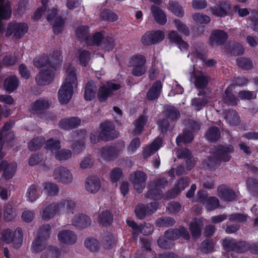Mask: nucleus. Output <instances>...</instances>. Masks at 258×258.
Wrapping results in <instances>:
<instances>
[{"label":"nucleus","instance_id":"1","mask_svg":"<svg viewBox=\"0 0 258 258\" xmlns=\"http://www.w3.org/2000/svg\"><path fill=\"white\" fill-rule=\"evenodd\" d=\"M234 149L231 145L219 146L213 152V155L208 158L207 165L211 168L219 165L221 162L228 161L230 158V153Z\"/></svg>","mask_w":258,"mask_h":258},{"label":"nucleus","instance_id":"2","mask_svg":"<svg viewBox=\"0 0 258 258\" xmlns=\"http://www.w3.org/2000/svg\"><path fill=\"white\" fill-rule=\"evenodd\" d=\"M2 240L7 244L11 243L15 248H19L23 241V231L17 228L15 231L7 229L2 233Z\"/></svg>","mask_w":258,"mask_h":258},{"label":"nucleus","instance_id":"3","mask_svg":"<svg viewBox=\"0 0 258 258\" xmlns=\"http://www.w3.org/2000/svg\"><path fill=\"white\" fill-rule=\"evenodd\" d=\"M46 150H50L55 154V158L59 161H64L72 157V152L70 150L62 149L60 148V143L58 141L50 139L46 141L44 146Z\"/></svg>","mask_w":258,"mask_h":258},{"label":"nucleus","instance_id":"4","mask_svg":"<svg viewBox=\"0 0 258 258\" xmlns=\"http://www.w3.org/2000/svg\"><path fill=\"white\" fill-rule=\"evenodd\" d=\"M55 67L42 68L35 77V81L38 85H46L51 83L54 78Z\"/></svg>","mask_w":258,"mask_h":258},{"label":"nucleus","instance_id":"5","mask_svg":"<svg viewBox=\"0 0 258 258\" xmlns=\"http://www.w3.org/2000/svg\"><path fill=\"white\" fill-rule=\"evenodd\" d=\"M28 26L24 23L12 22L9 23L6 32V36L9 37L12 34L15 39H20L27 32Z\"/></svg>","mask_w":258,"mask_h":258},{"label":"nucleus","instance_id":"6","mask_svg":"<svg viewBox=\"0 0 258 258\" xmlns=\"http://www.w3.org/2000/svg\"><path fill=\"white\" fill-rule=\"evenodd\" d=\"M53 177L57 181L65 184L72 183L74 179V176L71 171L63 166L57 167L54 169Z\"/></svg>","mask_w":258,"mask_h":258},{"label":"nucleus","instance_id":"7","mask_svg":"<svg viewBox=\"0 0 258 258\" xmlns=\"http://www.w3.org/2000/svg\"><path fill=\"white\" fill-rule=\"evenodd\" d=\"M101 131L99 133L100 139L104 141L113 140L118 136V133L115 130L113 123L106 121L100 124Z\"/></svg>","mask_w":258,"mask_h":258},{"label":"nucleus","instance_id":"8","mask_svg":"<svg viewBox=\"0 0 258 258\" xmlns=\"http://www.w3.org/2000/svg\"><path fill=\"white\" fill-rule=\"evenodd\" d=\"M167 184V181L165 179H159L150 184V189L147 194V197L154 199H161L163 195L161 188Z\"/></svg>","mask_w":258,"mask_h":258},{"label":"nucleus","instance_id":"9","mask_svg":"<svg viewBox=\"0 0 258 258\" xmlns=\"http://www.w3.org/2000/svg\"><path fill=\"white\" fill-rule=\"evenodd\" d=\"M48 12L47 19L52 25L54 33L55 34L61 33L63 29V19L57 15L55 9H52Z\"/></svg>","mask_w":258,"mask_h":258},{"label":"nucleus","instance_id":"10","mask_svg":"<svg viewBox=\"0 0 258 258\" xmlns=\"http://www.w3.org/2000/svg\"><path fill=\"white\" fill-rule=\"evenodd\" d=\"M120 88L119 84L108 82L105 85L101 86L98 92V98L100 102L105 101L111 94L113 91L117 90Z\"/></svg>","mask_w":258,"mask_h":258},{"label":"nucleus","instance_id":"11","mask_svg":"<svg viewBox=\"0 0 258 258\" xmlns=\"http://www.w3.org/2000/svg\"><path fill=\"white\" fill-rule=\"evenodd\" d=\"M59 214L73 215L76 212V203L72 200L63 199L57 202Z\"/></svg>","mask_w":258,"mask_h":258},{"label":"nucleus","instance_id":"12","mask_svg":"<svg viewBox=\"0 0 258 258\" xmlns=\"http://www.w3.org/2000/svg\"><path fill=\"white\" fill-rule=\"evenodd\" d=\"M211 13L216 16L224 17L230 14V4L227 2L221 1L209 8Z\"/></svg>","mask_w":258,"mask_h":258},{"label":"nucleus","instance_id":"13","mask_svg":"<svg viewBox=\"0 0 258 258\" xmlns=\"http://www.w3.org/2000/svg\"><path fill=\"white\" fill-rule=\"evenodd\" d=\"M164 237L172 242L182 236L185 240H189L190 235L188 231L184 227L179 229H169L166 231L164 234Z\"/></svg>","mask_w":258,"mask_h":258},{"label":"nucleus","instance_id":"14","mask_svg":"<svg viewBox=\"0 0 258 258\" xmlns=\"http://www.w3.org/2000/svg\"><path fill=\"white\" fill-rule=\"evenodd\" d=\"M74 87L63 83L58 92V99L61 104L68 103L72 98L74 93Z\"/></svg>","mask_w":258,"mask_h":258},{"label":"nucleus","instance_id":"15","mask_svg":"<svg viewBox=\"0 0 258 258\" xmlns=\"http://www.w3.org/2000/svg\"><path fill=\"white\" fill-rule=\"evenodd\" d=\"M57 239L61 244H74L77 239L76 234L70 230H61L57 234Z\"/></svg>","mask_w":258,"mask_h":258},{"label":"nucleus","instance_id":"16","mask_svg":"<svg viewBox=\"0 0 258 258\" xmlns=\"http://www.w3.org/2000/svg\"><path fill=\"white\" fill-rule=\"evenodd\" d=\"M121 150L115 147H104L100 150L98 155L104 160H112L119 155Z\"/></svg>","mask_w":258,"mask_h":258},{"label":"nucleus","instance_id":"17","mask_svg":"<svg viewBox=\"0 0 258 258\" xmlns=\"http://www.w3.org/2000/svg\"><path fill=\"white\" fill-rule=\"evenodd\" d=\"M147 180V176L145 173L142 171H136L134 173L132 179L135 190L138 193H141L145 186Z\"/></svg>","mask_w":258,"mask_h":258},{"label":"nucleus","instance_id":"18","mask_svg":"<svg viewBox=\"0 0 258 258\" xmlns=\"http://www.w3.org/2000/svg\"><path fill=\"white\" fill-rule=\"evenodd\" d=\"M71 222L77 228H85L91 225V220L87 215L79 213L74 216Z\"/></svg>","mask_w":258,"mask_h":258},{"label":"nucleus","instance_id":"19","mask_svg":"<svg viewBox=\"0 0 258 258\" xmlns=\"http://www.w3.org/2000/svg\"><path fill=\"white\" fill-rule=\"evenodd\" d=\"M68 85H71L76 88L78 85V79L76 74V69L70 64L66 66V78L64 83Z\"/></svg>","mask_w":258,"mask_h":258},{"label":"nucleus","instance_id":"20","mask_svg":"<svg viewBox=\"0 0 258 258\" xmlns=\"http://www.w3.org/2000/svg\"><path fill=\"white\" fill-rule=\"evenodd\" d=\"M57 214H59V211L56 202L48 205L40 213L42 218L45 220H49L53 218Z\"/></svg>","mask_w":258,"mask_h":258},{"label":"nucleus","instance_id":"21","mask_svg":"<svg viewBox=\"0 0 258 258\" xmlns=\"http://www.w3.org/2000/svg\"><path fill=\"white\" fill-rule=\"evenodd\" d=\"M17 166L15 163H8L6 160L3 161L0 164L1 169L4 171L3 176L6 179L12 178L14 175Z\"/></svg>","mask_w":258,"mask_h":258},{"label":"nucleus","instance_id":"22","mask_svg":"<svg viewBox=\"0 0 258 258\" xmlns=\"http://www.w3.org/2000/svg\"><path fill=\"white\" fill-rule=\"evenodd\" d=\"M228 38L227 34L223 30H215L212 31L210 41L212 45H221L224 43Z\"/></svg>","mask_w":258,"mask_h":258},{"label":"nucleus","instance_id":"23","mask_svg":"<svg viewBox=\"0 0 258 258\" xmlns=\"http://www.w3.org/2000/svg\"><path fill=\"white\" fill-rule=\"evenodd\" d=\"M217 195L222 200L226 201H231L236 198L235 192L224 185H221L218 187Z\"/></svg>","mask_w":258,"mask_h":258},{"label":"nucleus","instance_id":"24","mask_svg":"<svg viewBox=\"0 0 258 258\" xmlns=\"http://www.w3.org/2000/svg\"><path fill=\"white\" fill-rule=\"evenodd\" d=\"M101 186L100 181L95 176L88 178L85 181V188L90 193H96L100 189Z\"/></svg>","mask_w":258,"mask_h":258},{"label":"nucleus","instance_id":"25","mask_svg":"<svg viewBox=\"0 0 258 258\" xmlns=\"http://www.w3.org/2000/svg\"><path fill=\"white\" fill-rule=\"evenodd\" d=\"M162 84L160 81H156L151 86L147 94V98L149 100L158 98L161 93Z\"/></svg>","mask_w":258,"mask_h":258},{"label":"nucleus","instance_id":"26","mask_svg":"<svg viewBox=\"0 0 258 258\" xmlns=\"http://www.w3.org/2000/svg\"><path fill=\"white\" fill-rule=\"evenodd\" d=\"M151 11L155 21L162 25H165L167 22L166 16L165 13L159 7L152 6Z\"/></svg>","mask_w":258,"mask_h":258},{"label":"nucleus","instance_id":"27","mask_svg":"<svg viewBox=\"0 0 258 258\" xmlns=\"http://www.w3.org/2000/svg\"><path fill=\"white\" fill-rule=\"evenodd\" d=\"M204 225V220L202 219H195L190 222L189 229L194 238H198L201 236V229Z\"/></svg>","mask_w":258,"mask_h":258},{"label":"nucleus","instance_id":"28","mask_svg":"<svg viewBox=\"0 0 258 258\" xmlns=\"http://www.w3.org/2000/svg\"><path fill=\"white\" fill-rule=\"evenodd\" d=\"M89 28L86 25H80L75 30L76 36L80 41H86L87 43L89 38Z\"/></svg>","mask_w":258,"mask_h":258},{"label":"nucleus","instance_id":"29","mask_svg":"<svg viewBox=\"0 0 258 258\" xmlns=\"http://www.w3.org/2000/svg\"><path fill=\"white\" fill-rule=\"evenodd\" d=\"M194 76L195 77V86L198 88L202 89L205 88L209 82V78L208 76L204 73L195 72Z\"/></svg>","mask_w":258,"mask_h":258},{"label":"nucleus","instance_id":"30","mask_svg":"<svg viewBox=\"0 0 258 258\" xmlns=\"http://www.w3.org/2000/svg\"><path fill=\"white\" fill-rule=\"evenodd\" d=\"M96 92L97 87L95 85L94 82L92 81H88L86 84L85 89V99L87 101L92 100L95 98Z\"/></svg>","mask_w":258,"mask_h":258},{"label":"nucleus","instance_id":"31","mask_svg":"<svg viewBox=\"0 0 258 258\" xmlns=\"http://www.w3.org/2000/svg\"><path fill=\"white\" fill-rule=\"evenodd\" d=\"M52 62V60H50L48 56L42 55L36 57L33 60V64L37 68H48L50 67H55L51 65Z\"/></svg>","mask_w":258,"mask_h":258},{"label":"nucleus","instance_id":"32","mask_svg":"<svg viewBox=\"0 0 258 258\" xmlns=\"http://www.w3.org/2000/svg\"><path fill=\"white\" fill-rule=\"evenodd\" d=\"M50 105L48 100L40 99L32 104L31 109L34 113H38L41 110L48 108Z\"/></svg>","mask_w":258,"mask_h":258},{"label":"nucleus","instance_id":"33","mask_svg":"<svg viewBox=\"0 0 258 258\" xmlns=\"http://www.w3.org/2000/svg\"><path fill=\"white\" fill-rule=\"evenodd\" d=\"M41 192L40 189L38 186L32 184L27 189V198L30 202H33L39 198Z\"/></svg>","mask_w":258,"mask_h":258},{"label":"nucleus","instance_id":"34","mask_svg":"<svg viewBox=\"0 0 258 258\" xmlns=\"http://www.w3.org/2000/svg\"><path fill=\"white\" fill-rule=\"evenodd\" d=\"M168 9L178 17L182 18L184 15L183 7L176 2L170 1L168 3Z\"/></svg>","mask_w":258,"mask_h":258},{"label":"nucleus","instance_id":"35","mask_svg":"<svg viewBox=\"0 0 258 258\" xmlns=\"http://www.w3.org/2000/svg\"><path fill=\"white\" fill-rule=\"evenodd\" d=\"M18 85V79L16 76H14L8 77L4 82V88L9 92L14 91L17 88Z\"/></svg>","mask_w":258,"mask_h":258},{"label":"nucleus","instance_id":"36","mask_svg":"<svg viewBox=\"0 0 258 258\" xmlns=\"http://www.w3.org/2000/svg\"><path fill=\"white\" fill-rule=\"evenodd\" d=\"M179 156L186 159L185 164L188 170H190L195 166V160L191 156L189 150L184 149L181 150L179 154Z\"/></svg>","mask_w":258,"mask_h":258},{"label":"nucleus","instance_id":"37","mask_svg":"<svg viewBox=\"0 0 258 258\" xmlns=\"http://www.w3.org/2000/svg\"><path fill=\"white\" fill-rule=\"evenodd\" d=\"M162 141L160 138L156 139L149 146L147 147L144 152L145 157H148L156 151H157L161 146Z\"/></svg>","mask_w":258,"mask_h":258},{"label":"nucleus","instance_id":"38","mask_svg":"<svg viewBox=\"0 0 258 258\" xmlns=\"http://www.w3.org/2000/svg\"><path fill=\"white\" fill-rule=\"evenodd\" d=\"M113 221V216L108 210L103 211L99 215L98 221L103 226H107L111 224Z\"/></svg>","mask_w":258,"mask_h":258},{"label":"nucleus","instance_id":"39","mask_svg":"<svg viewBox=\"0 0 258 258\" xmlns=\"http://www.w3.org/2000/svg\"><path fill=\"white\" fill-rule=\"evenodd\" d=\"M85 247L92 252H97L100 248V243L98 240L93 237L87 238L84 241Z\"/></svg>","mask_w":258,"mask_h":258},{"label":"nucleus","instance_id":"40","mask_svg":"<svg viewBox=\"0 0 258 258\" xmlns=\"http://www.w3.org/2000/svg\"><path fill=\"white\" fill-rule=\"evenodd\" d=\"M46 240L37 237L32 243L31 251L35 253L40 252L46 248Z\"/></svg>","mask_w":258,"mask_h":258},{"label":"nucleus","instance_id":"41","mask_svg":"<svg viewBox=\"0 0 258 258\" xmlns=\"http://www.w3.org/2000/svg\"><path fill=\"white\" fill-rule=\"evenodd\" d=\"M43 190L48 196H55L59 192L58 185L52 182H45L43 184Z\"/></svg>","mask_w":258,"mask_h":258},{"label":"nucleus","instance_id":"42","mask_svg":"<svg viewBox=\"0 0 258 258\" xmlns=\"http://www.w3.org/2000/svg\"><path fill=\"white\" fill-rule=\"evenodd\" d=\"M76 56L79 58L80 64L84 67L88 64L91 58L90 53L88 50L84 49L78 50Z\"/></svg>","mask_w":258,"mask_h":258},{"label":"nucleus","instance_id":"43","mask_svg":"<svg viewBox=\"0 0 258 258\" xmlns=\"http://www.w3.org/2000/svg\"><path fill=\"white\" fill-rule=\"evenodd\" d=\"M147 121V118L145 116L142 115L134 122L135 128L133 132L135 135L141 134Z\"/></svg>","mask_w":258,"mask_h":258},{"label":"nucleus","instance_id":"44","mask_svg":"<svg viewBox=\"0 0 258 258\" xmlns=\"http://www.w3.org/2000/svg\"><path fill=\"white\" fill-rule=\"evenodd\" d=\"M225 118L231 125H238L240 123V118L235 111H228L225 113Z\"/></svg>","mask_w":258,"mask_h":258},{"label":"nucleus","instance_id":"45","mask_svg":"<svg viewBox=\"0 0 258 258\" xmlns=\"http://www.w3.org/2000/svg\"><path fill=\"white\" fill-rule=\"evenodd\" d=\"M220 137V131L215 126L210 127L206 134V138L207 140L211 142H215L218 140Z\"/></svg>","mask_w":258,"mask_h":258},{"label":"nucleus","instance_id":"46","mask_svg":"<svg viewBox=\"0 0 258 258\" xmlns=\"http://www.w3.org/2000/svg\"><path fill=\"white\" fill-rule=\"evenodd\" d=\"M173 23L175 28L180 33L185 36H188L189 34V29L187 25L181 22L180 20L175 19L173 21Z\"/></svg>","mask_w":258,"mask_h":258},{"label":"nucleus","instance_id":"47","mask_svg":"<svg viewBox=\"0 0 258 258\" xmlns=\"http://www.w3.org/2000/svg\"><path fill=\"white\" fill-rule=\"evenodd\" d=\"M194 139L193 135L190 131H184L182 135H179L176 138L177 144L179 146L181 143L185 144L190 142Z\"/></svg>","mask_w":258,"mask_h":258},{"label":"nucleus","instance_id":"48","mask_svg":"<svg viewBox=\"0 0 258 258\" xmlns=\"http://www.w3.org/2000/svg\"><path fill=\"white\" fill-rule=\"evenodd\" d=\"M223 245L226 251L236 252L237 242L235 239L226 238L223 240Z\"/></svg>","mask_w":258,"mask_h":258},{"label":"nucleus","instance_id":"49","mask_svg":"<svg viewBox=\"0 0 258 258\" xmlns=\"http://www.w3.org/2000/svg\"><path fill=\"white\" fill-rule=\"evenodd\" d=\"M208 103V100L205 96L203 98H195L191 101V105L197 111L200 110Z\"/></svg>","mask_w":258,"mask_h":258},{"label":"nucleus","instance_id":"50","mask_svg":"<svg viewBox=\"0 0 258 258\" xmlns=\"http://www.w3.org/2000/svg\"><path fill=\"white\" fill-rule=\"evenodd\" d=\"M205 204L208 210L212 211L219 207L220 203L216 197H210L207 198Z\"/></svg>","mask_w":258,"mask_h":258},{"label":"nucleus","instance_id":"51","mask_svg":"<svg viewBox=\"0 0 258 258\" xmlns=\"http://www.w3.org/2000/svg\"><path fill=\"white\" fill-rule=\"evenodd\" d=\"M44 140V139L42 137H39L33 139L29 143V149L31 151L39 149L43 144Z\"/></svg>","mask_w":258,"mask_h":258},{"label":"nucleus","instance_id":"52","mask_svg":"<svg viewBox=\"0 0 258 258\" xmlns=\"http://www.w3.org/2000/svg\"><path fill=\"white\" fill-rule=\"evenodd\" d=\"M146 62V57L139 54L132 56L130 59L131 66H145Z\"/></svg>","mask_w":258,"mask_h":258},{"label":"nucleus","instance_id":"53","mask_svg":"<svg viewBox=\"0 0 258 258\" xmlns=\"http://www.w3.org/2000/svg\"><path fill=\"white\" fill-rule=\"evenodd\" d=\"M103 35L100 33H96L92 37L89 38L87 44L89 45H101L103 44Z\"/></svg>","mask_w":258,"mask_h":258},{"label":"nucleus","instance_id":"54","mask_svg":"<svg viewBox=\"0 0 258 258\" xmlns=\"http://www.w3.org/2000/svg\"><path fill=\"white\" fill-rule=\"evenodd\" d=\"M17 215L16 210L11 205H8L5 208L4 216L8 221L13 219Z\"/></svg>","mask_w":258,"mask_h":258},{"label":"nucleus","instance_id":"55","mask_svg":"<svg viewBox=\"0 0 258 258\" xmlns=\"http://www.w3.org/2000/svg\"><path fill=\"white\" fill-rule=\"evenodd\" d=\"M236 62L239 67L245 70L250 69L253 66L252 61L250 59L244 57L238 58Z\"/></svg>","mask_w":258,"mask_h":258},{"label":"nucleus","instance_id":"56","mask_svg":"<svg viewBox=\"0 0 258 258\" xmlns=\"http://www.w3.org/2000/svg\"><path fill=\"white\" fill-rule=\"evenodd\" d=\"M135 213L136 216L140 219H143L146 214H149L148 212L147 206L145 207L142 204H140L137 206L135 209Z\"/></svg>","mask_w":258,"mask_h":258},{"label":"nucleus","instance_id":"57","mask_svg":"<svg viewBox=\"0 0 258 258\" xmlns=\"http://www.w3.org/2000/svg\"><path fill=\"white\" fill-rule=\"evenodd\" d=\"M174 219L171 217L159 218L156 221L157 225L159 227L171 226L174 225Z\"/></svg>","mask_w":258,"mask_h":258},{"label":"nucleus","instance_id":"58","mask_svg":"<svg viewBox=\"0 0 258 258\" xmlns=\"http://www.w3.org/2000/svg\"><path fill=\"white\" fill-rule=\"evenodd\" d=\"M51 227L49 225L46 224L43 225L40 229L39 236L38 237H40L42 239L46 240L50 237V230Z\"/></svg>","mask_w":258,"mask_h":258},{"label":"nucleus","instance_id":"59","mask_svg":"<svg viewBox=\"0 0 258 258\" xmlns=\"http://www.w3.org/2000/svg\"><path fill=\"white\" fill-rule=\"evenodd\" d=\"M50 60H52V62L51 63V65L54 66L56 68V65L61 61L62 57L61 53L58 50L53 51L52 54H50L49 56Z\"/></svg>","mask_w":258,"mask_h":258},{"label":"nucleus","instance_id":"60","mask_svg":"<svg viewBox=\"0 0 258 258\" xmlns=\"http://www.w3.org/2000/svg\"><path fill=\"white\" fill-rule=\"evenodd\" d=\"M214 248L213 242L210 240L203 241L200 246L201 250L204 253L211 252Z\"/></svg>","mask_w":258,"mask_h":258},{"label":"nucleus","instance_id":"61","mask_svg":"<svg viewBox=\"0 0 258 258\" xmlns=\"http://www.w3.org/2000/svg\"><path fill=\"white\" fill-rule=\"evenodd\" d=\"M194 20L199 23H208L210 21V18L207 15L201 13H196L192 15Z\"/></svg>","mask_w":258,"mask_h":258},{"label":"nucleus","instance_id":"62","mask_svg":"<svg viewBox=\"0 0 258 258\" xmlns=\"http://www.w3.org/2000/svg\"><path fill=\"white\" fill-rule=\"evenodd\" d=\"M103 239L106 246L108 248L115 244V238L110 232L106 233L103 236Z\"/></svg>","mask_w":258,"mask_h":258},{"label":"nucleus","instance_id":"63","mask_svg":"<svg viewBox=\"0 0 258 258\" xmlns=\"http://www.w3.org/2000/svg\"><path fill=\"white\" fill-rule=\"evenodd\" d=\"M189 184V180L187 178H181L179 179L175 186L174 190L176 194L183 190Z\"/></svg>","mask_w":258,"mask_h":258},{"label":"nucleus","instance_id":"64","mask_svg":"<svg viewBox=\"0 0 258 258\" xmlns=\"http://www.w3.org/2000/svg\"><path fill=\"white\" fill-rule=\"evenodd\" d=\"M157 242L159 247L164 249L170 248L173 244L171 240L166 238L164 236L160 237Z\"/></svg>","mask_w":258,"mask_h":258}]
</instances>
